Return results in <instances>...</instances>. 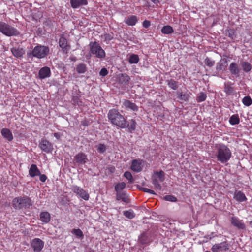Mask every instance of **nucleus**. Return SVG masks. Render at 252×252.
<instances>
[{
	"instance_id": "33",
	"label": "nucleus",
	"mask_w": 252,
	"mask_h": 252,
	"mask_svg": "<svg viewBox=\"0 0 252 252\" xmlns=\"http://www.w3.org/2000/svg\"><path fill=\"white\" fill-rule=\"evenodd\" d=\"M167 82V84L170 88L172 89L173 90H176L178 88L179 84L177 81H176L174 79H171L169 80H166Z\"/></svg>"
},
{
	"instance_id": "53",
	"label": "nucleus",
	"mask_w": 252,
	"mask_h": 252,
	"mask_svg": "<svg viewBox=\"0 0 252 252\" xmlns=\"http://www.w3.org/2000/svg\"><path fill=\"white\" fill-rule=\"evenodd\" d=\"M39 178L40 180L42 182H45L47 179V176L45 174H40Z\"/></svg>"
},
{
	"instance_id": "8",
	"label": "nucleus",
	"mask_w": 252,
	"mask_h": 252,
	"mask_svg": "<svg viewBox=\"0 0 252 252\" xmlns=\"http://www.w3.org/2000/svg\"><path fill=\"white\" fill-rule=\"evenodd\" d=\"M59 45L62 49L63 52L64 54H67L70 49V45L68 43L67 39L62 34L59 40Z\"/></svg>"
},
{
	"instance_id": "36",
	"label": "nucleus",
	"mask_w": 252,
	"mask_h": 252,
	"mask_svg": "<svg viewBox=\"0 0 252 252\" xmlns=\"http://www.w3.org/2000/svg\"><path fill=\"white\" fill-rule=\"evenodd\" d=\"M126 184L124 182L119 183L115 186V190L117 193L122 192L121 191L126 188Z\"/></svg>"
},
{
	"instance_id": "46",
	"label": "nucleus",
	"mask_w": 252,
	"mask_h": 252,
	"mask_svg": "<svg viewBox=\"0 0 252 252\" xmlns=\"http://www.w3.org/2000/svg\"><path fill=\"white\" fill-rule=\"evenodd\" d=\"M124 177L129 180V182L132 183L133 182V179L132 174L128 171H126L124 174Z\"/></svg>"
},
{
	"instance_id": "60",
	"label": "nucleus",
	"mask_w": 252,
	"mask_h": 252,
	"mask_svg": "<svg viewBox=\"0 0 252 252\" xmlns=\"http://www.w3.org/2000/svg\"><path fill=\"white\" fill-rule=\"evenodd\" d=\"M204 252H210V251H205Z\"/></svg>"
},
{
	"instance_id": "3",
	"label": "nucleus",
	"mask_w": 252,
	"mask_h": 252,
	"mask_svg": "<svg viewBox=\"0 0 252 252\" xmlns=\"http://www.w3.org/2000/svg\"><path fill=\"white\" fill-rule=\"evenodd\" d=\"M12 205L15 209H28L32 205V201L29 197L24 196L14 198Z\"/></svg>"
},
{
	"instance_id": "5",
	"label": "nucleus",
	"mask_w": 252,
	"mask_h": 252,
	"mask_svg": "<svg viewBox=\"0 0 252 252\" xmlns=\"http://www.w3.org/2000/svg\"><path fill=\"white\" fill-rule=\"evenodd\" d=\"M0 32L7 36H17L20 33L15 28L3 22H0Z\"/></svg>"
},
{
	"instance_id": "19",
	"label": "nucleus",
	"mask_w": 252,
	"mask_h": 252,
	"mask_svg": "<svg viewBox=\"0 0 252 252\" xmlns=\"http://www.w3.org/2000/svg\"><path fill=\"white\" fill-rule=\"evenodd\" d=\"M39 78L43 79L51 76V71L49 67L45 66L41 68L38 72Z\"/></svg>"
},
{
	"instance_id": "21",
	"label": "nucleus",
	"mask_w": 252,
	"mask_h": 252,
	"mask_svg": "<svg viewBox=\"0 0 252 252\" xmlns=\"http://www.w3.org/2000/svg\"><path fill=\"white\" fill-rule=\"evenodd\" d=\"M116 200H122L126 203H129L130 202L128 195L125 191L116 193Z\"/></svg>"
},
{
	"instance_id": "22",
	"label": "nucleus",
	"mask_w": 252,
	"mask_h": 252,
	"mask_svg": "<svg viewBox=\"0 0 252 252\" xmlns=\"http://www.w3.org/2000/svg\"><path fill=\"white\" fill-rule=\"evenodd\" d=\"M87 4L86 0H70V4L73 8H77L81 5H86Z\"/></svg>"
},
{
	"instance_id": "56",
	"label": "nucleus",
	"mask_w": 252,
	"mask_h": 252,
	"mask_svg": "<svg viewBox=\"0 0 252 252\" xmlns=\"http://www.w3.org/2000/svg\"><path fill=\"white\" fill-rule=\"evenodd\" d=\"M54 136L57 139H59L61 137V134L60 133H58V132H56V133H54Z\"/></svg>"
},
{
	"instance_id": "49",
	"label": "nucleus",
	"mask_w": 252,
	"mask_h": 252,
	"mask_svg": "<svg viewBox=\"0 0 252 252\" xmlns=\"http://www.w3.org/2000/svg\"><path fill=\"white\" fill-rule=\"evenodd\" d=\"M97 151L99 153H103L106 150V146L103 144H100L97 148Z\"/></svg>"
},
{
	"instance_id": "54",
	"label": "nucleus",
	"mask_w": 252,
	"mask_h": 252,
	"mask_svg": "<svg viewBox=\"0 0 252 252\" xmlns=\"http://www.w3.org/2000/svg\"><path fill=\"white\" fill-rule=\"evenodd\" d=\"M81 124L84 126H87L90 124V123L87 120H84L81 122Z\"/></svg>"
},
{
	"instance_id": "27",
	"label": "nucleus",
	"mask_w": 252,
	"mask_h": 252,
	"mask_svg": "<svg viewBox=\"0 0 252 252\" xmlns=\"http://www.w3.org/2000/svg\"><path fill=\"white\" fill-rule=\"evenodd\" d=\"M40 220L44 223H47L50 221V214L48 212H42L40 214Z\"/></svg>"
},
{
	"instance_id": "15",
	"label": "nucleus",
	"mask_w": 252,
	"mask_h": 252,
	"mask_svg": "<svg viewBox=\"0 0 252 252\" xmlns=\"http://www.w3.org/2000/svg\"><path fill=\"white\" fill-rule=\"evenodd\" d=\"M74 160L75 163L78 165L85 164L88 161L87 155L82 152L79 153L76 155Z\"/></svg>"
},
{
	"instance_id": "29",
	"label": "nucleus",
	"mask_w": 252,
	"mask_h": 252,
	"mask_svg": "<svg viewBox=\"0 0 252 252\" xmlns=\"http://www.w3.org/2000/svg\"><path fill=\"white\" fill-rule=\"evenodd\" d=\"M240 64L243 71L245 72H248L250 71L252 68V64L248 62H241Z\"/></svg>"
},
{
	"instance_id": "45",
	"label": "nucleus",
	"mask_w": 252,
	"mask_h": 252,
	"mask_svg": "<svg viewBox=\"0 0 252 252\" xmlns=\"http://www.w3.org/2000/svg\"><path fill=\"white\" fill-rule=\"evenodd\" d=\"M224 91L226 94H231L233 92V89L228 84H225Z\"/></svg>"
},
{
	"instance_id": "11",
	"label": "nucleus",
	"mask_w": 252,
	"mask_h": 252,
	"mask_svg": "<svg viewBox=\"0 0 252 252\" xmlns=\"http://www.w3.org/2000/svg\"><path fill=\"white\" fill-rule=\"evenodd\" d=\"M229 248V244L227 242L224 241L220 244H216L213 245L211 250L213 252H219L220 251H226Z\"/></svg>"
},
{
	"instance_id": "26",
	"label": "nucleus",
	"mask_w": 252,
	"mask_h": 252,
	"mask_svg": "<svg viewBox=\"0 0 252 252\" xmlns=\"http://www.w3.org/2000/svg\"><path fill=\"white\" fill-rule=\"evenodd\" d=\"M130 80V77L126 74L122 73L119 76V82L123 85H128Z\"/></svg>"
},
{
	"instance_id": "51",
	"label": "nucleus",
	"mask_w": 252,
	"mask_h": 252,
	"mask_svg": "<svg viewBox=\"0 0 252 252\" xmlns=\"http://www.w3.org/2000/svg\"><path fill=\"white\" fill-rule=\"evenodd\" d=\"M141 190L144 191V192H148V193H150L151 194H155V192L152 190H151L148 188H141L139 189Z\"/></svg>"
},
{
	"instance_id": "32",
	"label": "nucleus",
	"mask_w": 252,
	"mask_h": 252,
	"mask_svg": "<svg viewBox=\"0 0 252 252\" xmlns=\"http://www.w3.org/2000/svg\"><path fill=\"white\" fill-rule=\"evenodd\" d=\"M154 176H155L157 179L158 178V180L161 182H163L165 180V173L162 170L155 172L153 177Z\"/></svg>"
},
{
	"instance_id": "55",
	"label": "nucleus",
	"mask_w": 252,
	"mask_h": 252,
	"mask_svg": "<svg viewBox=\"0 0 252 252\" xmlns=\"http://www.w3.org/2000/svg\"><path fill=\"white\" fill-rule=\"evenodd\" d=\"M152 2H153L155 5L158 6L159 4L160 3L162 0H151Z\"/></svg>"
},
{
	"instance_id": "13",
	"label": "nucleus",
	"mask_w": 252,
	"mask_h": 252,
	"mask_svg": "<svg viewBox=\"0 0 252 252\" xmlns=\"http://www.w3.org/2000/svg\"><path fill=\"white\" fill-rule=\"evenodd\" d=\"M143 161L142 159H134L131 162V169L135 172H140L142 171L143 166Z\"/></svg>"
},
{
	"instance_id": "24",
	"label": "nucleus",
	"mask_w": 252,
	"mask_h": 252,
	"mask_svg": "<svg viewBox=\"0 0 252 252\" xmlns=\"http://www.w3.org/2000/svg\"><path fill=\"white\" fill-rule=\"evenodd\" d=\"M227 66V61L225 58L221 59L219 62L217 63L216 70L218 71H224Z\"/></svg>"
},
{
	"instance_id": "47",
	"label": "nucleus",
	"mask_w": 252,
	"mask_h": 252,
	"mask_svg": "<svg viewBox=\"0 0 252 252\" xmlns=\"http://www.w3.org/2000/svg\"><path fill=\"white\" fill-rule=\"evenodd\" d=\"M205 64L208 67H212L215 64V61L207 57L204 61Z\"/></svg>"
},
{
	"instance_id": "28",
	"label": "nucleus",
	"mask_w": 252,
	"mask_h": 252,
	"mask_svg": "<svg viewBox=\"0 0 252 252\" xmlns=\"http://www.w3.org/2000/svg\"><path fill=\"white\" fill-rule=\"evenodd\" d=\"M75 69L78 74H84L87 71L86 64L83 63L78 64Z\"/></svg>"
},
{
	"instance_id": "16",
	"label": "nucleus",
	"mask_w": 252,
	"mask_h": 252,
	"mask_svg": "<svg viewBox=\"0 0 252 252\" xmlns=\"http://www.w3.org/2000/svg\"><path fill=\"white\" fill-rule=\"evenodd\" d=\"M231 223L235 227L239 229H245L246 228L245 224L242 220H239L236 217H232L231 218Z\"/></svg>"
},
{
	"instance_id": "35",
	"label": "nucleus",
	"mask_w": 252,
	"mask_h": 252,
	"mask_svg": "<svg viewBox=\"0 0 252 252\" xmlns=\"http://www.w3.org/2000/svg\"><path fill=\"white\" fill-rule=\"evenodd\" d=\"M128 61L131 64H135L138 63L139 58L137 55L132 54L130 55Z\"/></svg>"
},
{
	"instance_id": "7",
	"label": "nucleus",
	"mask_w": 252,
	"mask_h": 252,
	"mask_svg": "<svg viewBox=\"0 0 252 252\" xmlns=\"http://www.w3.org/2000/svg\"><path fill=\"white\" fill-rule=\"evenodd\" d=\"M72 191L76 193L81 198L85 200H88L89 198V195L88 192L83 189L82 188H80L77 186H72L71 188Z\"/></svg>"
},
{
	"instance_id": "43",
	"label": "nucleus",
	"mask_w": 252,
	"mask_h": 252,
	"mask_svg": "<svg viewBox=\"0 0 252 252\" xmlns=\"http://www.w3.org/2000/svg\"><path fill=\"white\" fill-rule=\"evenodd\" d=\"M152 184L154 185L155 188L159 190H161L162 186L158 183V181L157 178L154 176L152 178Z\"/></svg>"
},
{
	"instance_id": "40",
	"label": "nucleus",
	"mask_w": 252,
	"mask_h": 252,
	"mask_svg": "<svg viewBox=\"0 0 252 252\" xmlns=\"http://www.w3.org/2000/svg\"><path fill=\"white\" fill-rule=\"evenodd\" d=\"M189 97L190 95L189 93H178V98L181 100H184L185 101H188Z\"/></svg>"
},
{
	"instance_id": "50",
	"label": "nucleus",
	"mask_w": 252,
	"mask_h": 252,
	"mask_svg": "<svg viewBox=\"0 0 252 252\" xmlns=\"http://www.w3.org/2000/svg\"><path fill=\"white\" fill-rule=\"evenodd\" d=\"M108 71L107 69L106 68L103 67L100 71L99 75L102 76H105L108 74Z\"/></svg>"
},
{
	"instance_id": "42",
	"label": "nucleus",
	"mask_w": 252,
	"mask_h": 252,
	"mask_svg": "<svg viewBox=\"0 0 252 252\" xmlns=\"http://www.w3.org/2000/svg\"><path fill=\"white\" fill-rule=\"evenodd\" d=\"M242 103L244 105L249 106L252 104V100L250 96L248 95L243 98Z\"/></svg>"
},
{
	"instance_id": "38",
	"label": "nucleus",
	"mask_w": 252,
	"mask_h": 252,
	"mask_svg": "<svg viewBox=\"0 0 252 252\" xmlns=\"http://www.w3.org/2000/svg\"><path fill=\"white\" fill-rule=\"evenodd\" d=\"M207 95L204 92L199 93L196 97V101L197 102H201L205 101L206 99Z\"/></svg>"
},
{
	"instance_id": "9",
	"label": "nucleus",
	"mask_w": 252,
	"mask_h": 252,
	"mask_svg": "<svg viewBox=\"0 0 252 252\" xmlns=\"http://www.w3.org/2000/svg\"><path fill=\"white\" fill-rule=\"evenodd\" d=\"M44 245V242L39 238H34L31 242V247L35 252H40Z\"/></svg>"
},
{
	"instance_id": "18",
	"label": "nucleus",
	"mask_w": 252,
	"mask_h": 252,
	"mask_svg": "<svg viewBox=\"0 0 252 252\" xmlns=\"http://www.w3.org/2000/svg\"><path fill=\"white\" fill-rule=\"evenodd\" d=\"M229 70L232 75H235L236 77L239 76L241 70L236 63H231L229 65Z\"/></svg>"
},
{
	"instance_id": "48",
	"label": "nucleus",
	"mask_w": 252,
	"mask_h": 252,
	"mask_svg": "<svg viewBox=\"0 0 252 252\" xmlns=\"http://www.w3.org/2000/svg\"><path fill=\"white\" fill-rule=\"evenodd\" d=\"M164 199L168 201L176 202L177 201V198L172 195H166L164 197Z\"/></svg>"
},
{
	"instance_id": "25",
	"label": "nucleus",
	"mask_w": 252,
	"mask_h": 252,
	"mask_svg": "<svg viewBox=\"0 0 252 252\" xmlns=\"http://www.w3.org/2000/svg\"><path fill=\"white\" fill-rule=\"evenodd\" d=\"M29 174L31 177H34L35 176L40 175V171L38 169L36 165L32 164L29 170Z\"/></svg>"
},
{
	"instance_id": "4",
	"label": "nucleus",
	"mask_w": 252,
	"mask_h": 252,
	"mask_svg": "<svg viewBox=\"0 0 252 252\" xmlns=\"http://www.w3.org/2000/svg\"><path fill=\"white\" fill-rule=\"evenodd\" d=\"M50 49L48 46L38 45L35 46L31 52L27 53L29 58H32L33 57L38 59L44 58L49 54Z\"/></svg>"
},
{
	"instance_id": "58",
	"label": "nucleus",
	"mask_w": 252,
	"mask_h": 252,
	"mask_svg": "<svg viewBox=\"0 0 252 252\" xmlns=\"http://www.w3.org/2000/svg\"><path fill=\"white\" fill-rule=\"evenodd\" d=\"M70 60L72 61H76V57L71 58Z\"/></svg>"
},
{
	"instance_id": "23",
	"label": "nucleus",
	"mask_w": 252,
	"mask_h": 252,
	"mask_svg": "<svg viewBox=\"0 0 252 252\" xmlns=\"http://www.w3.org/2000/svg\"><path fill=\"white\" fill-rule=\"evenodd\" d=\"M1 133L2 136L5 139H6L8 141H11L13 139V136L12 132L8 128H2L1 130Z\"/></svg>"
},
{
	"instance_id": "44",
	"label": "nucleus",
	"mask_w": 252,
	"mask_h": 252,
	"mask_svg": "<svg viewBox=\"0 0 252 252\" xmlns=\"http://www.w3.org/2000/svg\"><path fill=\"white\" fill-rule=\"evenodd\" d=\"M226 35L232 39H234L236 37L235 32L232 29L228 30L226 32Z\"/></svg>"
},
{
	"instance_id": "12",
	"label": "nucleus",
	"mask_w": 252,
	"mask_h": 252,
	"mask_svg": "<svg viewBox=\"0 0 252 252\" xmlns=\"http://www.w3.org/2000/svg\"><path fill=\"white\" fill-rule=\"evenodd\" d=\"M138 243L142 245L148 244L152 242L150 233L147 231L143 232L138 237Z\"/></svg>"
},
{
	"instance_id": "57",
	"label": "nucleus",
	"mask_w": 252,
	"mask_h": 252,
	"mask_svg": "<svg viewBox=\"0 0 252 252\" xmlns=\"http://www.w3.org/2000/svg\"><path fill=\"white\" fill-rule=\"evenodd\" d=\"M105 39H108V40H111V38H110V35L109 34H106L105 35Z\"/></svg>"
},
{
	"instance_id": "6",
	"label": "nucleus",
	"mask_w": 252,
	"mask_h": 252,
	"mask_svg": "<svg viewBox=\"0 0 252 252\" xmlns=\"http://www.w3.org/2000/svg\"><path fill=\"white\" fill-rule=\"evenodd\" d=\"M89 46L91 53L95 55L96 57L99 59H103L105 57V52L98 42H91Z\"/></svg>"
},
{
	"instance_id": "34",
	"label": "nucleus",
	"mask_w": 252,
	"mask_h": 252,
	"mask_svg": "<svg viewBox=\"0 0 252 252\" xmlns=\"http://www.w3.org/2000/svg\"><path fill=\"white\" fill-rule=\"evenodd\" d=\"M161 31L162 33L164 34H170L174 32L173 28L169 25L163 26Z\"/></svg>"
},
{
	"instance_id": "20",
	"label": "nucleus",
	"mask_w": 252,
	"mask_h": 252,
	"mask_svg": "<svg viewBox=\"0 0 252 252\" xmlns=\"http://www.w3.org/2000/svg\"><path fill=\"white\" fill-rule=\"evenodd\" d=\"M233 198L235 200L239 202H244L247 200L245 194L241 191L238 190H235L234 193Z\"/></svg>"
},
{
	"instance_id": "37",
	"label": "nucleus",
	"mask_w": 252,
	"mask_h": 252,
	"mask_svg": "<svg viewBox=\"0 0 252 252\" xmlns=\"http://www.w3.org/2000/svg\"><path fill=\"white\" fill-rule=\"evenodd\" d=\"M229 123L232 125H237L240 123L238 115H233L229 119Z\"/></svg>"
},
{
	"instance_id": "52",
	"label": "nucleus",
	"mask_w": 252,
	"mask_h": 252,
	"mask_svg": "<svg viewBox=\"0 0 252 252\" xmlns=\"http://www.w3.org/2000/svg\"><path fill=\"white\" fill-rule=\"evenodd\" d=\"M150 25H151L150 22L149 21L146 20H144L142 23L143 26L145 28H148L150 26Z\"/></svg>"
},
{
	"instance_id": "17",
	"label": "nucleus",
	"mask_w": 252,
	"mask_h": 252,
	"mask_svg": "<svg viewBox=\"0 0 252 252\" xmlns=\"http://www.w3.org/2000/svg\"><path fill=\"white\" fill-rule=\"evenodd\" d=\"M10 51L12 55L17 58H21L23 57L25 53V50L23 48L13 47L11 48Z\"/></svg>"
},
{
	"instance_id": "1",
	"label": "nucleus",
	"mask_w": 252,
	"mask_h": 252,
	"mask_svg": "<svg viewBox=\"0 0 252 252\" xmlns=\"http://www.w3.org/2000/svg\"><path fill=\"white\" fill-rule=\"evenodd\" d=\"M108 118L113 125L121 128H126L128 126L126 119L117 109L110 110L108 113Z\"/></svg>"
},
{
	"instance_id": "10",
	"label": "nucleus",
	"mask_w": 252,
	"mask_h": 252,
	"mask_svg": "<svg viewBox=\"0 0 252 252\" xmlns=\"http://www.w3.org/2000/svg\"><path fill=\"white\" fill-rule=\"evenodd\" d=\"M39 147L41 149L47 153H51L53 150V145L47 140L42 139L40 143Z\"/></svg>"
},
{
	"instance_id": "41",
	"label": "nucleus",
	"mask_w": 252,
	"mask_h": 252,
	"mask_svg": "<svg viewBox=\"0 0 252 252\" xmlns=\"http://www.w3.org/2000/svg\"><path fill=\"white\" fill-rule=\"evenodd\" d=\"M123 214L126 217L129 219H131L134 218L135 216V213H134L133 211L131 209L124 211Z\"/></svg>"
},
{
	"instance_id": "2",
	"label": "nucleus",
	"mask_w": 252,
	"mask_h": 252,
	"mask_svg": "<svg viewBox=\"0 0 252 252\" xmlns=\"http://www.w3.org/2000/svg\"><path fill=\"white\" fill-rule=\"evenodd\" d=\"M216 157L218 161L221 163L228 161L232 156L229 148L223 144H219L216 148Z\"/></svg>"
},
{
	"instance_id": "31",
	"label": "nucleus",
	"mask_w": 252,
	"mask_h": 252,
	"mask_svg": "<svg viewBox=\"0 0 252 252\" xmlns=\"http://www.w3.org/2000/svg\"><path fill=\"white\" fill-rule=\"evenodd\" d=\"M137 123L135 120L131 119L128 122V126L126 128H128V132L131 133L132 131L136 129Z\"/></svg>"
},
{
	"instance_id": "39",
	"label": "nucleus",
	"mask_w": 252,
	"mask_h": 252,
	"mask_svg": "<svg viewBox=\"0 0 252 252\" xmlns=\"http://www.w3.org/2000/svg\"><path fill=\"white\" fill-rule=\"evenodd\" d=\"M71 233L74 234L77 238L79 239H82L84 238V235L82 231L79 228L72 229Z\"/></svg>"
},
{
	"instance_id": "14",
	"label": "nucleus",
	"mask_w": 252,
	"mask_h": 252,
	"mask_svg": "<svg viewBox=\"0 0 252 252\" xmlns=\"http://www.w3.org/2000/svg\"><path fill=\"white\" fill-rule=\"evenodd\" d=\"M122 107H125L127 110L132 111H138V106L135 103L127 99L123 100L122 101Z\"/></svg>"
},
{
	"instance_id": "30",
	"label": "nucleus",
	"mask_w": 252,
	"mask_h": 252,
	"mask_svg": "<svg viewBox=\"0 0 252 252\" xmlns=\"http://www.w3.org/2000/svg\"><path fill=\"white\" fill-rule=\"evenodd\" d=\"M137 22V18L135 16H131L128 17L126 20L125 23L129 26H134Z\"/></svg>"
},
{
	"instance_id": "59",
	"label": "nucleus",
	"mask_w": 252,
	"mask_h": 252,
	"mask_svg": "<svg viewBox=\"0 0 252 252\" xmlns=\"http://www.w3.org/2000/svg\"><path fill=\"white\" fill-rule=\"evenodd\" d=\"M249 225L252 228V220L249 222Z\"/></svg>"
}]
</instances>
